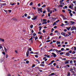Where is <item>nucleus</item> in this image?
I'll return each instance as SVG.
<instances>
[{
  "label": "nucleus",
  "mask_w": 76,
  "mask_h": 76,
  "mask_svg": "<svg viewBox=\"0 0 76 76\" xmlns=\"http://www.w3.org/2000/svg\"><path fill=\"white\" fill-rule=\"evenodd\" d=\"M29 51H32V49L31 48H29V49H28L27 50V51L26 53V57H28L29 56Z\"/></svg>",
  "instance_id": "f257e3e1"
},
{
  "label": "nucleus",
  "mask_w": 76,
  "mask_h": 76,
  "mask_svg": "<svg viewBox=\"0 0 76 76\" xmlns=\"http://www.w3.org/2000/svg\"><path fill=\"white\" fill-rule=\"evenodd\" d=\"M68 11H69V13L70 14V16H73V14L72 13V11L70 9H69L68 10Z\"/></svg>",
  "instance_id": "f03ea898"
},
{
  "label": "nucleus",
  "mask_w": 76,
  "mask_h": 76,
  "mask_svg": "<svg viewBox=\"0 0 76 76\" xmlns=\"http://www.w3.org/2000/svg\"><path fill=\"white\" fill-rule=\"evenodd\" d=\"M42 8H38L37 11L38 12H40L41 13H42Z\"/></svg>",
  "instance_id": "7ed1b4c3"
},
{
  "label": "nucleus",
  "mask_w": 76,
  "mask_h": 76,
  "mask_svg": "<svg viewBox=\"0 0 76 76\" xmlns=\"http://www.w3.org/2000/svg\"><path fill=\"white\" fill-rule=\"evenodd\" d=\"M66 55H65V56H71L70 55V53L69 52H66Z\"/></svg>",
  "instance_id": "20e7f679"
},
{
  "label": "nucleus",
  "mask_w": 76,
  "mask_h": 76,
  "mask_svg": "<svg viewBox=\"0 0 76 76\" xmlns=\"http://www.w3.org/2000/svg\"><path fill=\"white\" fill-rule=\"evenodd\" d=\"M53 55V56L54 57H57V55H56V54H55L54 53H51Z\"/></svg>",
  "instance_id": "39448f33"
},
{
  "label": "nucleus",
  "mask_w": 76,
  "mask_h": 76,
  "mask_svg": "<svg viewBox=\"0 0 76 76\" xmlns=\"http://www.w3.org/2000/svg\"><path fill=\"white\" fill-rule=\"evenodd\" d=\"M37 16H35L34 17V18H32L31 19L32 20H35V19H37Z\"/></svg>",
  "instance_id": "423d86ee"
},
{
  "label": "nucleus",
  "mask_w": 76,
  "mask_h": 76,
  "mask_svg": "<svg viewBox=\"0 0 76 76\" xmlns=\"http://www.w3.org/2000/svg\"><path fill=\"white\" fill-rule=\"evenodd\" d=\"M54 61H55L54 60H53L52 61H51V63H49L48 64V65H51V64H53V63H54Z\"/></svg>",
  "instance_id": "0eeeda50"
},
{
  "label": "nucleus",
  "mask_w": 76,
  "mask_h": 76,
  "mask_svg": "<svg viewBox=\"0 0 76 76\" xmlns=\"http://www.w3.org/2000/svg\"><path fill=\"white\" fill-rule=\"evenodd\" d=\"M53 52L54 51H56V52H57V53H58V50H57V49H54L53 50Z\"/></svg>",
  "instance_id": "6e6552de"
},
{
  "label": "nucleus",
  "mask_w": 76,
  "mask_h": 76,
  "mask_svg": "<svg viewBox=\"0 0 76 76\" xmlns=\"http://www.w3.org/2000/svg\"><path fill=\"white\" fill-rule=\"evenodd\" d=\"M61 35H64V37L65 36V35H66V33L64 32H62L61 33Z\"/></svg>",
  "instance_id": "1a4fd4ad"
},
{
  "label": "nucleus",
  "mask_w": 76,
  "mask_h": 76,
  "mask_svg": "<svg viewBox=\"0 0 76 76\" xmlns=\"http://www.w3.org/2000/svg\"><path fill=\"white\" fill-rule=\"evenodd\" d=\"M70 60H68L67 61L65 62V64H69V61H70Z\"/></svg>",
  "instance_id": "9d476101"
},
{
  "label": "nucleus",
  "mask_w": 76,
  "mask_h": 76,
  "mask_svg": "<svg viewBox=\"0 0 76 76\" xmlns=\"http://www.w3.org/2000/svg\"><path fill=\"white\" fill-rule=\"evenodd\" d=\"M61 44V42L60 41H57L56 42V44Z\"/></svg>",
  "instance_id": "9b49d317"
},
{
  "label": "nucleus",
  "mask_w": 76,
  "mask_h": 76,
  "mask_svg": "<svg viewBox=\"0 0 76 76\" xmlns=\"http://www.w3.org/2000/svg\"><path fill=\"white\" fill-rule=\"evenodd\" d=\"M64 0H60V4H62L63 3H62V2H63V1H64Z\"/></svg>",
  "instance_id": "f8f14e48"
},
{
  "label": "nucleus",
  "mask_w": 76,
  "mask_h": 76,
  "mask_svg": "<svg viewBox=\"0 0 76 76\" xmlns=\"http://www.w3.org/2000/svg\"><path fill=\"white\" fill-rule=\"evenodd\" d=\"M0 41H2V42H4V39H3L1 38H0Z\"/></svg>",
  "instance_id": "ddd939ff"
},
{
  "label": "nucleus",
  "mask_w": 76,
  "mask_h": 76,
  "mask_svg": "<svg viewBox=\"0 0 76 76\" xmlns=\"http://www.w3.org/2000/svg\"><path fill=\"white\" fill-rule=\"evenodd\" d=\"M66 28L67 29L68 31H69V30H70V29L71 28V27H69V28L66 27Z\"/></svg>",
  "instance_id": "4468645a"
},
{
  "label": "nucleus",
  "mask_w": 76,
  "mask_h": 76,
  "mask_svg": "<svg viewBox=\"0 0 76 76\" xmlns=\"http://www.w3.org/2000/svg\"><path fill=\"white\" fill-rule=\"evenodd\" d=\"M36 66V65L35 64H33V66H32L31 68L32 69H33V67H35V66Z\"/></svg>",
  "instance_id": "2eb2a0df"
},
{
  "label": "nucleus",
  "mask_w": 76,
  "mask_h": 76,
  "mask_svg": "<svg viewBox=\"0 0 76 76\" xmlns=\"http://www.w3.org/2000/svg\"><path fill=\"white\" fill-rule=\"evenodd\" d=\"M52 20H56V18H53V17H52Z\"/></svg>",
  "instance_id": "dca6fc26"
},
{
  "label": "nucleus",
  "mask_w": 76,
  "mask_h": 76,
  "mask_svg": "<svg viewBox=\"0 0 76 76\" xmlns=\"http://www.w3.org/2000/svg\"><path fill=\"white\" fill-rule=\"evenodd\" d=\"M71 23H72V25H73V24H75V22L74 21H71Z\"/></svg>",
  "instance_id": "f3484780"
},
{
  "label": "nucleus",
  "mask_w": 76,
  "mask_h": 76,
  "mask_svg": "<svg viewBox=\"0 0 76 76\" xmlns=\"http://www.w3.org/2000/svg\"><path fill=\"white\" fill-rule=\"evenodd\" d=\"M51 75H55L54 73H53L49 75V76H51Z\"/></svg>",
  "instance_id": "a211bd4d"
},
{
  "label": "nucleus",
  "mask_w": 76,
  "mask_h": 76,
  "mask_svg": "<svg viewBox=\"0 0 76 76\" xmlns=\"http://www.w3.org/2000/svg\"><path fill=\"white\" fill-rule=\"evenodd\" d=\"M74 29H75V27H73L71 29V31H73Z\"/></svg>",
  "instance_id": "6ab92c4d"
},
{
  "label": "nucleus",
  "mask_w": 76,
  "mask_h": 76,
  "mask_svg": "<svg viewBox=\"0 0 76 76\" xmlns=\"http://www.w3.org/2000/svg\"><path fill=\"white\" fill-rule=\"evenodd\" d=\"M46 7V5L45 4H43V6H42V7Z\"/></svg>",
  "instance_id": "aec40b11"
},
{
  "label": "nucleus",
  "mask_w": 76,
  "mask_h": 76,
  "mask_svg": "<svg viewBox=\"0 0 76 76\" xmlns=\"http://www.w3.org/2000/svg\"><path fill=\"white\" fill-rule=\"evenodd\" d=\"M1 5H2V6H6V5H7V4L6 3H4V4H2Z\"/></svg>",
  "instance_id": "412c9836"
},
{
  "label": "nucleus",
  "mask_w": 76,
  "mask_h": 76,
  "mask_svg": "<svg viewBox=\"0 0 76 76\" xmlns=\"http://www.w3.org/2000/svg\"><path fill=\"white\" fill-rule=\"evenodd\" d=\"M35 41H37V39H38V37H37V36H36V37H35Z\"/></svg>",
  "instance_id": "4be33fe9"
},
{
  "label": "nucleus",
  "mask_w": 76,
  "mask_h": 76,
  "mask_svg": "<svg viewBox=\"0 0 76 76\" xmlns=\"http://www.w3.org/2000/svg\"><path fill=\"white\" fill-rule=\"evenodd\" d=\"M64 54V52H62L61 53H60V55H63Z\"/></svg>",
  "instance_id": "5701e85b"
},
{
  "label": "nucleus",
  "mask_w": 76,
  "mask_h": 76,
  "mask_svg": "<svg viewBox=\"0 0 76 76\" xmlns=\"http://www.w3.org/2000/svg\"><path fill=\"white\" fill-rule=\"evenodd\" d=\"M36 61H37L38 63L40 64V62H39V60H38V59H37L36 60Z\"/></svg>",
  "instance_id": "b1692460"
},
{
  "label": "nucleus",
  "mask_w": 76,
  "mask_h": 76,
  "mask_svg": "<svg viewBox=\"0 0 76 76\" xmlns=\"http://www.w3.org/2000/svg\"><path fill=\"white\" fill-rule=\"evenodd\" d=\"M47 9L48 12H50V9L49 8H47Z\"/></svg>",
  "instance_id": "393cba45"
},
{
  "label": "nucleus",
  "mask_w": 76,
  "mask_h": 76,
  "mask_svg": "<svg viewBox=\"0 0 76 76\" xmlns=\"http://www.w3.org/2000/svg\"><path fill=\"white\" fill-rule=\"evenodd\" d=\"M68 52L69 53H70V54L72 53V50L69 51Z\"/></svg>",
  "instance_id": "a878e982"
},
{
  "label": "nucleus",
  "mask_w": 76,
  "mask_h": 76,
  "mask_svg": "<svg viewBox=\"0 0 76 76\" xmlns=\"http://www.w3.org/2000/svg\"><path fill=\"white\" fill-rule=\"evenodd\" d=\"M32 4H33V2H31L29 4V5L30 6H32Z\"/></svg>",
  "instance_id": "bb28decb"
},
{
  "label": "nucleus",
  "mask_w": 76,
  "mask_h": 76,
  "mask_svg": "<svg viewBox=\"0 0 76 76\" xmlns=\"http://www.w3.org/2000/svg\"><path fill=\"white\" fill-rule=\"evenodd\" d=\"M61 26H64V24L63 23H61Z\"/></svg>",
  "instance_id": "cd10ccee"
},
{
  "label": "nucleus",
  "mask_w": 76,
  "mask_h": 76,
  "mask_svg": "<svg viewBox=\"0 0 76 76\" xmlns=\"http://www.w3.org/2000/svg\"><path fill=\"white\" fill-rule=\"evenodd\" d=\"M50 41H51V40H48L47 41H46V42H50Z\"/></svg>",
  "instance_id": "c85d7f7f"
},
{
  "label": "nucleus",
  "mask_w": 76,
  "mask_h": 76,
  "mask_svg": "<svg viewBox=\"0 0 76 76\" xmlns=\"http://www.w3.org/2000/svg\"><path fill=\"white\" fill-rule=\"evenodd\" d=\"M53 25H56V22H54L53 24Z\"/></svg>",
  "instance_id": "c756f323"
},
{
  "label": "nucleus",
  "mask_w": 76,
  "mask_h": 76,
  "mask_svg": "<svg viewBox=\"0 0 76 76\" xmlns=\"http://www.w3.org/2000/svg\"><path fill=\"white\" fill-rule=\"evenodd\" d=\"M70 76V73L69 72L67 75V76Z\"/></svg>",
  "instance_id": "7c9ffc66"
},
{
  "label": "nucleus",
  "mask_w": 76,
  "mask_h": 76,
  "mask_svg": "<svg viewBox=\"0 0 76 76\" xmlns=\"http://www.w3.org/2000/svg\"><path fill=\"white\" fill-rule=\"evenodd\" d=\"M48 17H50V13H48Z\"/></svg>",
  "instance_id": "2f4dec72"
},
{
  "label": "nucleus",
  "mask_w": 76,
  "mask_h": 76,
  "mask_svg": "<svg viewBox=\"0 0 76 76\" xmlns=\"http://www.w3.org/2000/svg\"><path fill=\"white\" fill-rule=\"evenodd\" d=\"M29 62V61H26V64H28Z\"/></svg>",
  "instance_id": "473e14b6"
},
{
  "label": "nucleus",
  "mask_w": 76,
  "mask_h": 76,
  "mask_svg": "<svg viewBox=\"0 0 76 76\" xmlns=\"http://www.w3.org/2000/svg\"><path fill=\"white\" fill-rule=\"evenodd\" d=\"M69 63H70V64H72L73 63V61L72 60L70 61L69 62Z\"/></svg>",
  "instance_id": "72a5a7b5"
},
{
  "label": "nucleus",
  "mask_w": 76,
  "mask_h": 76,
  "mask_svg": "<svg viewBox=\"0 0 76 76\" xmlns=\"http://www.w3.org/2000/svg\"><path fill=\"white\" fill-rule=\"evenodd\" d=\"M76 52L75 51H73L72 52V54H75Z\"/></svg>",
  "instance_id": "f704fd0d"
},
{
  "label": "nucleus",
  "mask_w": 76,
  "mask_h": 76,
  "mask_svg": "<svg viewBox=\"0 0 76 76\" xmlns=\"http://www.w3.org/2000/svg\"><path fill=\"white\" fill-rule=\"evenodd\" d=\"M43 21H44V22H46L47 21V20L45 19H43Z\"/></svg>",
  "instance_id": "c9c22d12"
},
{
  "label": "nucleus",
  "mask_w": 76,
  "mask_h": 76,
  "mask_svg": "<svg viewBox=\"0 0 76 76\" xmlns=\"http://www.w3.org/2000/svg\"><path fill=\"white\" fill-rule=\"evenodd\" d=\"M40 66H43V67H44V66H45V64H42Z\"/></svg>",
  "instance_id": "e433bc0d"
},
{
  "label": "nucleus",
  "mask_w": 76,
  "mask_h": 76,
  "mask_svg": "<svg viewBox=\"0 0 76 76\" xmlns=\"http://www.w3.org/2000/svg\"><path fill=\"white\" fill-rule=\"evenodd\" d=\"M62 11L63 12V13H65L66 12V11H65L64 10H62Z\"/></svg>",
  "instance_id": "4c0bfd02"
},
{
  "label": "nucleus",
  "mask_w": 76,
  "mask_h": 76,
  "mask_svg": "<svg viewBox=\"0 0 76 76\" xmlns=\"http://www.w3.org/2000/svg\"><path fill=\"white\" fill-rule=\"evenodd\" d=\"M73 68H70V72H71V71H73Z\"/></svg>",
  "instance_id": "58836bf2"
},
{
  "label": "nucleus",
  "mask_w": 76,
  "mask_h": 76,
  "mask_svg": "<svg viewBox=\"0 0 76 76\" xmlns=\"http://www.w3.org/2000/svg\"><path fill=\"white\" fill-rule=\"evenodd\" d=\"M42 36L41 35V36L40 37L39 39H42Z\"/></svg>",
  "instance_id": "ea45409f"
},
{
  "label": "nucleus",
  "mask_w": 76,
  "mask_h": 76,
  "mask_svg": "<svg viewBox=\"0 0 76 76\" xmlns=\"http://www.w3.org/2000/svg\"><path fill=\"white\" fill-rule=\"evenodd\" d=\"M33 35L34 36H36V35H37V34H36L35 33H34L33 34Z\"/></svg>",
  "instance_id": "a19ab883"
},
{
  "label": "nucleus",
  "mask_w": 76,
  "mask_h": 76,
  "mask_svg": "<svg viewBox=\"0 0 76 76\" xmlns=\"http://www.w3.org/2000/svg\"><path fill=\"white\" fill-rule=\"evenodd\" d=\"M43 33H45V32H46V31H45V29H44L43 30Z\"/></svg>",
  "instance_id": "79ce46f5"
},
{
  "label": "nucleus",
  "mask_w": 76,
  "mask_h": 76,
  "mask_svg": "<svg viewBox=\"0 0 76 76\" xmlns=\"http://www.w3.org/2000/svg\"><path fill=\"white\" fill-rule=\"evenodd\" d=\"M68 34H69V35H72V33H70V32H68Z\"/></svg>",
  "instance_id": "37998d69"
},
{
  "label": "nucleus",
  "mask_w": 76,
  "mask_h": 76,
  "mask_svg": "<svg viewBox=\"0 0 76 76\" xmlns=\"http://www.w3.org/2000/svg\"><path fill=\"white\" fill-rule=\"evenodd\" d=\"M33 25H32L31 26H30V28H33Z\"/></svg>",
  "instance_id": "c03bdc74"
},
{
  "label": "nucleus",
  "mask_w": 76,
  "mask_h": 76,
  "mask_svg": "<svg viewBox=\"0 0 76 76\" xmlns=\"http://www.w3.org/2000/svg\"><path fill=\"white\" fill-rule=\"evenodd\" d=\"M4 50H5V51H7V49H6V48L4 47Z\"/></svg>",
  "instance_id": "a18cd8bd"
},
{
  "label": "nucleus",
  "mask_w": 76,
  "mask_h": 76,
  "mask_svg": "<svg viewBox=\"0 0 76 76\" xmlns=\"http://www.w3.org/2000/svg\"><path fill=\"white\" fill-rule=\"evenodd\" d=\"M38 34H41V31L38 32Z\"/></svg>",
  "instance_id": "49530a36"
},
{
  "label": "nucleus",
  "mask_w": 76,
  "mask_h": 76,
  "mask_svg": "<svg viewBox=\"0 0 76 76\" xmlns=\"http://www.w3.org/2000/svg\"><path fill=\"white\" fill-rule=\"evenodd\" d=\"M2 54H3L4 55H6V53H5V52H3Z\"/></svg>",
  "instance_id": "de8ad7c7"
},
{
  "label": "nucleus",
  "mask_w": 76,
  "mask_h": 76,
  "mask_svg": "<svg viewBox=\"0 0 76 76\" xmlns=\"http://www.w3.org/2000/svg\"><path fill=\"white\" fill-rule=\"evenodd\" d=\"M8 12H9L10 13H11V12H12V10H8Z\"/></svg>",
  "instance_id": "09e8293b"
},
{
  "label": "nucleus",
  "mask_w": 76,
  "mask_h": 76,
  "mask_svg": "<svg viewBox=\"0 0 76 76\" xmlns=\"http://www.w3.org/2000/svg\"><path fill=\"white\" fill-rule=\"evenodd\" d=\"M72 5H70L69 7V8H72Z\"/></svg>",
  "instance_id": "8fccbe9b"
},
{
  "label": "nucleus",
  "mask_w": 76,
  "mask_h": 76,
  "mask_svg": "<svg viewBox=\"0 0 76 76\" xmlns=\"http://www.w3.org/2000/svg\"><path fill=\"white\" fill-rule=\"evenodd\" d=\"M46 12V11L44 10L43 12V13H45Z\"/></svg>",
  "instance_id": "3c124183"
},
{
  "label": "nucleus",
  "mask_w": 76,
  "mask_h": 76,
  "mask_svg": "<svg viewBox=\"0 0 76 76\" xmlns=\"http://www.w3.org/2000/svg\"><path fill=\"white\" fill-rule=\"evenodd\" d=\"M38 7H39L40 6H41V4L39 3V4H38Z\"/></svg>",
  "instance_id": "603ef678"
},
{
  "label": "nucleus",
  "mask_w": 76,
  "mask_h": 76,
  "mask_svg": "<svg viewBox=\"0 0 76 76\" xmlns=\"http://www.w3.org/2000/svg\"><path fill=\"white\" fill-rule=\"evenodd\" d=\"M57 26H54V27H53V28H54V29H55V28H57Z\"/></svg>",
  "instance_id": "864d4df0"
},
{
  "label": "nucleus",
  "mask_w": 76,
  "mask_h": 76,
  "mask_svg": "<svg viewBox=\"0 0 76 76\" xmlns=\"http://www.w3.org/2000/svg\"><path fill=\"white\" fill-rule=\"evenodd\" d=\"M24 16H25V17H26V16H27V14L26 13L25 14Z\"/></svg>",
  "instance_id": "5fc2aeb1"
},
{
  "label": "nucleus",
  "mask_w": 76,
  "mask_h": 76,
  "mask_svg": "<svg viewBox=\"0 0 76 76\" xmlns=\"http://www.w3.org/2000/svg\"><path fill=\"white\" fill-rule=\"evenodd\" d=\"M62 60H66V58H64L63 59H62Z\"/></svg>",
  "instance_id": "6e6d98bb"
},
{
  "label": "nucleus",
  "mask_w": 76,
  "mask_h": 76,
  "mask_svg": "<svg viewBox=\"0 0 76 76\" xmlns=\"http://www.w3.org/2000/svg\"><path fill=\"white\" fill-rule=\"evenodd\" d=\"M64 50V49L63 48H62L61 49V51H63V50Z\"/></svg>",
  "instance_id": "4d7b16f0"
},
{
  "label": "nucleus",
  "mask_w": 76,
  "mask_h": 76,
  "mask_svg": "<svg viewBox=\"0 0 76 76\" xmlns=\"http://www.w3.org/2000/svg\"><path fill=\"white\" fill-rule=\"evenodd\" d=\"M61 16H62V18L63 19L65 17H64V15H61Z\"/></svg>",
  "instance_id": "13d9d810"
},
{
  "label": "nucleus",
  "mask_w": 76,
  "mask_h": 76,
  "mask_svg": "<svg viewBox=\"0 0 76 76\" xmlns=\"http://www.w3.org/2000/svg\"><path fill=\"white\" fill-rule=\"evenodd\" d=\"M35 57H37V58H38V56L37 55H35Z\"/></svg>",
  "instance_id": "bf43d9fd"
},
{
  "label": "nucleus",
  "mask_w": 76,
  "mask_h": 76,
  "mask_svg": "<svg viewBox=\"0 0 76 76\" xmlns=\"http://www.w3.org/2000/svg\"><path fill=\"white\" fill-rule=\"evenodd\" d=\"M64 8H65V9H67V6H64Z\"/></svg>",
  "instance_id": "052dcab7"
},
{
  "label": "nucleus",
  "mask_w": 76,
  "mask_h": 76,
  "mask_svg": "<svg viewBox=\"0 0 76 76\" xmlns=\"http://www.w3.org/2000/svg\"><path fill=\"white\" fill-rule=\"evenodd\" d=\"M32 39H33V38H32V37H31V38L29 40H32Z\"/></svg>",
  "instance_id": "680f3d73"
},
{
  "label": "nucleus",
  "mask_w": 76,
  "mask_h": 76,
  "mask_svg": "<svg viewBox=\"0 0 76 76\" xmlns=\"http://www.w3.org/2000/svg\"><path fill=\"white\" fill-rule=\"evenodd\" d=\"M27 18H28V19H29L30 18H31V16H28L27 17Z\"/></svg>",
  "instance_id": "e2e57ef3"
},
{
  "label": "nucleus",
  "mask_w": 76,
  "mask_h": 76,
  "mask_svg": "<svg viewBox=\"0 0 76 76\" xmlns=\"http://www.w3.org/2000/svg\"><path fill=\"white\" fill-rule=\"evenodd\" d=\"M64 22L65 23H68V22L67 21H65Z\"/></svg>",
  "instance_id": "0e129e2a"
},
{
  "label": "nucleus",
  "mask_w": 76,
  "mask_h": 76,
  "mask_svg": "<svg viewBox=\"0 0 76 76\" xmlns=\"http://www.w3.org/2000/svg\"><path fill=\"white\" fill-rule=\"evenodd\" d=\"M74 51H76V47H74Z\"/></svg>",
  "instance_id": "69168bd1"
},
{
  "label": "nucleus",
  "mask_w": 76,
  "mask_h": 76,
  "mask_svg": "<svg viewBox=\"0 0 76 76\" xmlns=\"http://www.w3.org/2000/svg\"><path fill=\"white\" fill-rule=\"evenodd\" d=\"M8 76H11V75L10 74H8Z\"/></svg>",
  "instance_id": "338daca9"
},
{
  "label": "nucleus",
  "mask_w": 76,
  "mask_h": 76,
  "mask_svg": "<svg viewBox=\"0 0 76 76\" xmlns=\"http://www.w3.org/2000/svg\"><path fill=\"white\" fill-rule=\"evenodd\" d=\"M73 3H76V1H73Z\"/></svg>",
  "instance_id": "774afa93"
}]
</instances>
